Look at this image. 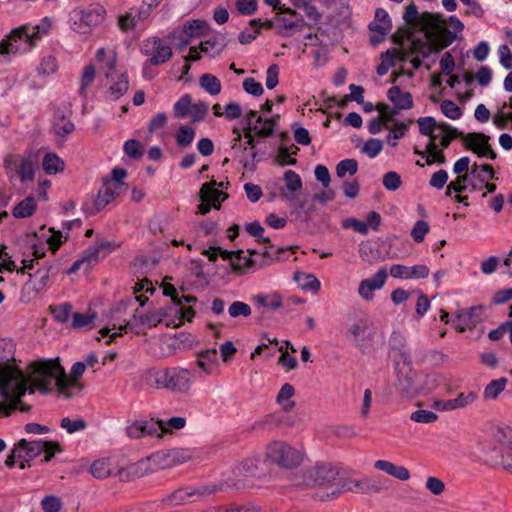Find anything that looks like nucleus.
<instances>
[{
	"label": "nucleus",
	"instance_id": "1",
	"mask_svg": "<svg viewBox=\"0 0 512 512\" xmlns=\"http://www.w3.org/2000/svg\"><path fill=\"white\" fill-rule=\"evenodd\" d=\"M28 389H36L42 394H56L68 400L60 358L33 361L28 366L27 374L17 366L14 358L0 363V412L15 409L18 400Z\"/></svg>",
	"mask_w": 512,
	"mask_h": 512
},
{
	"label": "nucleus",
	"instance_id": "2",
	"mask_svg": "<svg viewBox=\"0 0 512 512\" xmlns=\"http://www.w3.org/2000/svg\"><path fill=\"white\" fill-rule=\"evenodd\" d=\"M51 28L48 18L38 24H25L11 31L10 35L0 42V57L10 60V55L23 54L30 51Z\"/></svg>",
	"mask_w": 512,
	"mask_h": 512
},
{
	"label": "nucleus",
	"instance_id": "3",
	"mask_svg": "<svg viewBox=\"0 0 512 512\" xmlns=\"http://www.w3.org/2000/svg\"><path fill=\"white\" fill-rule=\"evenodd\" d=\"M142 380L145 385L151 388L186 393L190 390L194 377L190 370L182 367L151 368L145 372Z\"/></svg>",
	"mask_w": 512,
	"mask_h": 512
},
{
	"label": "nucleus",
	"instance_id": "4",
	"mask_svg": "<svg viewBox=\"0 0 512 512\" xmlns=\"http://www.w3.org/2000/svg\"><path fill=\"white\" fill-rule=\"evenodd\" d=\"M394 362L397 374L395 388L401 396L412 398L420 395V392L430 389V387L420 384L418 372L412 368L408 354H398Z\"/></svg>",
	"mask_w": 512,
	"mask_h": 512
},
{
	"label": "nucleus",
	"instance_id": "5",
	"mask_svg": "<svg viewBox=\"0 0 512 512\" xmlns=\"http://www.w3.org/2000/svg\"><path fill=\"white\" fill-rule=\"evenodd\" d=\"M265 459L280 468L292 469L301 464L303 452L287 442L275 440L267 445Z\"/></svg>",
	"mask_w": 512,
	"mask_h": 512
},
{
	"label": "nucleus",
	"instance_id": "6",
	"mask_svg": "<svg viewBox=\"0 0 512 512\" xmlns=\"http://www.w3.org/2000/svg\"><path fill=\"white\" fill-rule=\"evenodd\" d=\"M106 9L100 4H92L87 8H76L69 13L70 28L81 34H86L105 19Z\"/></svg>",
	"mask_w": 512,
	"mask_h": 512
},
{
	"label": "nucleus",
	"instance_id": "7",
	"mask_svg": "<svg viewBox=\"0 0 512 512\" xmlns=\"http://www.w3.org/2000/svg\"><path fill=\"white\" fill-rule=\"evenodd\" d=\"M141 52L148 57L145 65L152 66L168 62L173 55L171 46L159 37L146 39L141 47Z\"/></svg>",
	"mask_w": 512,
	"mask_h": 512
},
{
	"label": "nucleus",
	"instance_id": "8",
	"mask_svg": "<svg viewBox=\"0 0 512 512\" xmlns=\"http://www.w3.org/2000/svg\"><path fill=\"white\" fill-rule=\"evenodd\" d=\"M193 457V451L187 448H175L168 451H158L149 460L158 465L160 469H167L181 465Z\"/></svg>",
	"mask_w": 512,
	"mask_h": 512
},
{
	"label": "nucleus",
	"instance_id": "9",
	"mask_svg": "<svg viewBox=\"0 0 512 512\" xmlns=\"http://www.w3.org/2000/svg\"><path fill=\"white\" fill-rule=\"evenodd\" d=\"M403 20L413 27H420L423 30L434 29L443 22L441 16L424 12L419 14L418 8L414 3L409 4L403 14Z\"/></svg>",
	"mask_w": 512,
	"mask_h": 512
},
{
	"label": "nucleus",
	"instance_id": "10",
	"mask_svg": "<svg viewBox=\"0 0 512 512\" xmlns=\"http://www.w3.org/2000/svg\"><path fill=\"white\" fill-rule=\"evenodd\" d=\"M17 446L21 448V452L24 454L25 459L35 458L44 452L46 454V462L50 461L57 451H60L58 444L43 440L27 441L22 439L18 442Z\"/></svg>",
	"mask_w": 512,
	"mask_h": 512
},
{
	"label": "nucleus",
	"instance_id": "11",
	"mask_svg": "<svg viewBox=\"0 0 512 512\" xmlns=\"http://www.w3.org/2000/svg\"><path fill=\"white\" fill-rule=\"evenodd\" d=\"M339 472L336 468L330 465H321L316 466L310 471V477L313 479L314 483L319 486H326L327 492L325 495L317 494V497L324 501L332 498L330 487H337V483H334L337 480Z\"/></svg>",
	"mask_w": 512,
	"mask_h": 512
},
{
	"label": "nucleus",
	"instance_id": "12",
	"mask_svg": "<svg viewBox=\"0 0 512 512\" xmlns=\"http://www.w3.org/2000/svg\"><path fill=\"white\" fill-rule=\"evenodd\" d=\"M87 367L84 361H77L71 366L69 373L64 369V380L68 400L78 396L84 389V384L81 379Z\"/></svg>",
	"mask_w": 512,
	"mask_h": 512
},
{
	"label": "nucleus",
	"instance_id": "13",
	"mask_svg": "<svg viewBox=\"0 0 512 512\" xmlns=\"http://www.w3.org/2000/svg\"><path fill=\"white\" fill-rule=\"evenodd\" d=\"M489 137L483 133H468L464 137V143L467 149H470L478 157L488 158L491 160L496 159L497 154L488 143Z\"/></svg>",
	"mask_w": 512,
	"mask_h": 512
},
{
	"label": "nucleus",
	"instance_id": "14",
	"mask_svg": "<svg viewBox=\"0 0 512 512\" xmlns=\"http://www.w3.org/2000/svg\"><path fill=\"white\" fill-rule=\"evenodd\" d=\"M391 28L392 22L387 11L383 8H377L374 20L369 24V29L375 33L370 36V42L373 45L379 44L384 40Z\"/></svg>",
	"mask_w": 512,
	"mask_h": 512
},
{
	"label": "nucleus",
	"instance_id": "15",
	"mask_svg": "<svg viewBox=\"0 0 512 512\" xmlns=\"http://www.w3.org/2000/svg\"><path fill=\"white\" fill-rule=\"evenodd\" d=\"M234 354H196V366L199 373L214 374L221 364L231 361Z\"/></svg>",
	"mask_w": 512,
	"mask_h": 512
},
{
	"label": "nucleus",
	"instance_id": "16",
	"mask_svg": "<svg viewBox=\"0 0 512 512\" xmlns=\"http://www.w3.org/2000/svg\"><path fill=\"white\" fill-rule=\"evenodd\" d=\"M389 273L393 278L404 280L424 279L429 276L430 269L424 264H418L410 267L402 264H393L390 267Z\"/></svg>",
	"mask_w": 512,
	"mask_h": 512
},
{
	"label": "nucleus",
	"instance_id": "17",
	"mask_svg": "<svg viewBox=\"0 0 512 512\" xmlns=\"http://www.w3.org/2000/svg\"><path fill=\"white\" fill-rule=\"evenodd\" d=\"M108 244L100 242L96 246L90 247L84 251L81 258L73 262L71 267L67 270V274H73L84 268L86 271L93 267L99 261V252Z\"/></svg>",
	"mask_w": 512,
	"mask_h": 512
},
{
	"label": "nucleus",
	"instance_id": "18",
	"mask_svg": "<svg viewBox=\"0 0 512 512\" xmlns=\"http://www.w3.org/2000/svg\"><path fill=\"white\" fill-rule=\"evenodd\" d=\"M259 460L255 457L243 459L232 471L233 478H229V485L239 488L242 478L256 476Z\"/></svg>",
	"mask_w": 512,
	"mask_h": 512
},
{
	"label": "nucleus",
	"instance_id": "19",
	"mask_svg": "<svg viewBox=\"0 0 512 512\" xmlns=\"http://www.w3.org/2000/svg\"><path fill=\"white\" fill-rule=\"evenodd\" d=\"M268 350L270 352H296V349L290 341L281 339L271 335L262 336L260 343L253 348V352H263Z\"/></svg>",
	"mask_w": 512,
	"mask_h": 512
},
{
	"label": "nucleus",
	"instance_id": "20",
	"mask_svg": "<svg viewBox=\"0 0 512 512\" xmlns=\"http://www.w3.org/2000/svg\"><path fill=\"white\" fill-rule=\"evenodd\" d=\"M331 493L329 495L332 498L337 497L340 493L350 491L354 493H367L372 490L370 481L367 478L364 479H351L337 483V487H330Z\"/></svg>",
	"mask_w": 512,
	"mask_h": 512
},
{
	"label": "nucleus",
	"instance_id": "21",
	"mask_svg": "<svg viewBox=\"0 0 512 512\" xmlns=\"http://www.w3.org/2000/svg\"><path fill=\"white\" fill-rule=\"evenodd\" d=\"M444 21L431 29L433 33L429 36V41L434 47L435 53L450 46L457 38L456 34L448 30L447 28L441 27Z\"/></svg>",
	"mask_w": 512,
	"mask_h": 512
},
{
	"label": "nucleus",
	"instance_id": "22",
	"mask_svg": "<svg viewBox=\"0 0 512 512\" xmlns=\"http://www.w3.org/2000/svg\"><path fill=\"white\" fill-rule=\"evenodd\" d=\"M350 340L357 346L362 347L372 335V327L368 320L360 319L355 322L350 330Z\"/></svg>",
	"mask_w": 512,
	"mask_h": 512
},
{
	"label": "nucleus",
	"instance_id": "23",
	"mask_svg": "<svg viewBox=\"0 0 512 512\" xmlns=\"http://www.w3.org/2000/svg\"><path fill=\"white\" fill-rule=\"evenodd\" d=\"M217 181L204 183L200 189V199L203 202H211L215 209H220L221 202L228 198V194L216 189Z\"/></svg>",
	"mask_w": 512,
	"mask_h": 512
},
{
	"label": "nucleus",
	"instance_id": "24",
	"mask_svg": "<svg viewBox=\"0 0 512 512\" xmlns=\"http://www.w3.org/2000/svg\"><path fill=\"white\" fill-rule=\"evenodd\" d=\"M214 491H216V489L206 491L197 490L191 487L180 488L169 496L168 501L170 504L175 506L182 505L188 502H193L197 497L212 493Z\"/></svg>",
	"mask_w": 512,
	"mask_h": 512
},
{
	"label": "nucleus",
	"instance_id": "25",
	"mask_svg": "<svg viewBox=\"0 0 512 512\" xmlns=\"http://www.w3.org/2000/svg\"><path fill=\"white\" fill-rule=\"evenodd\" d=\"M170 317L169 308H159L156 310L148 311L139 317V322L147 327H155L158 323L165 322L167 326L173 324L176 326L175 320H167Z\"/></svg>",
	"mask_w": 512,
	"mask_h": 512
},
{
	"label": "nucleus",
	"instance_id": "26",
	"mask_svg": "<svg viewBox=\"0 0 512 512\" xmlns=\"http://www.w3.org/2000/svg\"><path fill=\"white\" fill-rule=\"evenodd\" d=\"M91 474L98 479H103L119 472L118 466L110 458L95 460L90 467Z\"/></svg>",
	"mask_w": 512,
	"mask_h": 512
},
{
	"label": "nucleus",
	"instance_id": "27",
	"mask_svg": "<svg viewBox=\"0 0 512 512\" xmlns=\"http://www.w3.org/2000/svg\"><path fill=\"white\" fill-rule=\"evenodd\" d=\"M387 98L393 103L396 109L408 110L413 107L411 93L402 91L398 86H393L388 90Z\"/></svg>",
	"mask_w": 512,
	"mask_h": 512
},
{
	"label": "nucleus",
	"instance_id": "28",
	"mask_svg": "<svg viewBox=\"0 0 512 512\" xmlns=\"http://www.w3.org/2000/svg\"><path fill=\"white\" fill-rule=\"evenodd\" d=\"M227 43L228 41L223 34H215L200 43V50L211 57H215L225 49Z\"/></svg>",
	"mask_w": 512,
	"mask_h": 512
},
{
	"label": "nucleus",
	"instance_id": "29",
	"mask_svg": "<svg viewBox=\"0 0 512 512\" xmlns=\"http://www.w3.org/2000/svg\"><path fill=\"white\" fill-rule=\"evenodd\" d=\"M374 467L377 470L383 471L387 473L388 475L401 480L406 481L410 478V472L409 470L401 465H396L392 462L386 461V460H377L374 462Z\"/></svg>",
	"mask_w": 512,
	"mask_h": 512
},
{
	"label": "nucleus",
	"instance_id": "30",
	"mask_svg": "<svg viewBox=\"0 0 512 512\" xmlns=\"http://www.w3.org/2000/svg\"><path fill=\"white\" fill-rule=\"evenodd\" d=\"M476 307L462 309L458 311L452 323L455 329L459 332H464L467 329H472L476 326L477 320L474 316Z\"/></svg>",
	"mask_w": 512,
	"mask_h": 512
},
{
	"label": "nucleus",
	"instance_id": "31",
	"mask_svg": "<svg viewBox=\"0 0 512 512\" xmlns=\"http://www.w3.org/2000/svg\"><path fill=\"white\" fill-rule=\"evenodd\" d=\"M119 191L116 187H113L111 183L104 182L102 187L99 189L97 197L94 201V209L96 212H99L109 203H111L116 196L119 194Z\"/></svg>",
	"mask_w": 512,
	"mask_h": 512
},
{
	"label": "nucleus",
	"instance_id": "32",
	"mask_svg": "<svg viewBox=\"0 0 512 512\" xmlns=\"http://www.w3.org/2000/svg\"><path fill=\"white\" fill-rule=\"evenodd\" d=\"M73 122L65 116L61 110H57L54 114L53 131L57 136L65 137L74 131Z\"/></svg>",
	"mask_w": 512,
	"mask_h": 512
},
{
	"label": "nucleus",
	"instance_id": "33",
	"mask_svg": "<svg viewBox=\"0 0 512 512\" xmlns=\"http://www.w3.org/2000/svg\"><path fill=\"white\" fill-rule=\"evenodd\" d=\"M280 115H274L271 118L264 119L262 116L257 118V123L261 126L254 125L255 135L266 138L274 134L275 127L278 125Z\"/></svg>",
	"mask_w": 512,
	"mask_h": 512
},
{
	"label": "nucleus",
	"instance_id": "34",
	"mask_svg": "<svg viewBox=\"0 0 512 512\" xmlns=\"http://www.w3.org/2000/svg\"><path fill=\"white\" fill-rule=\"evenodd\" d=\"M294 395L295 388L293 385L285 383L277 394L276 403L282 408V410L286 412L291 411L295 407V402L293 400Z\"/></svg>",
	"mask_w": 512,
	"mask_h": 512
},
{
	"label": "nucleus",
	"instance_id": "35",
	"mask_svg": "<svg viewBox=\"0 0 512 512\" xmlns=\"http://www.w3.org/2000/svg\"><path fill=\"white\" fill-rule=\"evenodd\" d=\"M231 257L227 258L234 271H243L254 266V261L250 254H245L242 250L230 251Z\"/></svg>",
	"mask_w": 512,
	"mask_h": 512
},
{
	"label": "nucleus",
	"instance_id": "36",
	"mask_svg": "<svg viewBox=\"0 0 512 512\" xmlns=\"http://www.w3.org/2000/svg\"><path fill=\"white\" fill-rule=\"evenodd\" d=\"M37 208V203L34 197L28 196L20 201L12 210V215L15 218H27L34 214Z\"/></svg>",
	"mask_w": 512,
	"mask_h": 512
},
{
	"label": "nucleus",
	"instance_id": "37",
	"mask_svg": "<svg viewBox=\"0 0 512 512\" xmlns=\"http://www.w3.org/2000/svg\"><path fill=\"white\" fill-rule=\"evenodd\" d=\"M409 55H416L423 59L428 58L432 53H435L433 45L430 41H424L422 39H414L409 49L406 51Z\"/></svg>",
	"mask_w": 512,
	"mask_h": 512
},
{
	"label": "nucleus",
	"instance_id": "38",
	"mask_svg": "<svg viewBox=\"0 0 512 512\" xmlns=\"http://www.w3.org/2000/svg\"><path fill=\"white\" fill-rule=\"evenodd\" d=\"M129 88V80L127 74H121L116 81H114L108 90V97L111 100H118L121 98Z\"/></svg>",
	"mask_w": 512,
	"mask_h": 512
},
{
	"label": "nucleus",
	"instance_id": "39",
	"mask_svg": "<svg viewBox=\"0 0 512 512\" xmlns=\"http://www.w3.org/2000/svg\"><path fill=\"white\" fill-rule=\"evenodd\" d=\"M42 167L47 174H56L64 169L63 160L54 153H46L43 161Z\"/></svg>",
	"mask_w": 512,
	"mask_h": 512
},
{
	"label": "nucleus",
	"instance_id": "40",
	"mask_svg": "<svg viewBox=\"0 0 512 512\" xmlns=\"http://www.w3.org/2000/svg\"><path fill=\"white\" fill-rule=\"evenodd\" d=\"M410 124L411 121H409L408 123H405L403 121H395L393 126L390 127V131L386 137L387 143L392 147H396L398 144L397 141L404 137Z\"/></svg>",
	"mask_w": 512,
	"mask_h": 512
},
{
	"label": "nucleus",
	"instance_id": "41",
	"mask_svg": "<svg viewBox=\"0 0 512 512\" xmlns=\"http://www.w3.org/2000/svg\"><path fill=\"white\" fill-rule=\"evenodd\" d=\"M294 279L303 290L318 291L320 289V281L313 274L296 272Z\"/></svg>",
	"mask_w": 512,
	"mask_h": 512
},
{
	"label": "nucleus",
	"instance_id": "42",
	"mask_svg": "<svg viewBox=\"0 0 512 512\" xmlns=\"http://www.w3.org/2000/svg\"><path fill=\"white\" fill-rule=\"evenodd\" d=\"M439 128L444 132V135L441 138L440 144L443 149H446L451 144V141L455 138L462 137L464 139L465 135L450 125L447 122H440Z\"/></svg>",
	"mask_w": 512,
	"mask_h": 512
},
{
	"label": "nucleus",
	"instance_id": "43",
	"mask_svg": "<svg viewBox=\"0 0 512 512\" xmlns=\"http://www.w3.org/2000/svg\"><path fill=\"white\" fill-rule=\"evenodd\" d=\"M138 24L139 21L132 8L125 13L120 14L117 19V26L122 32L132 31Z\"/></svg>",
	"mask_w": 512,
	"mask_h": 512
},
{
	"label": "nucleus",
	"instance_id": "44",
	"mask_svg": "<svg viewBox=\"0 0 512 512\" xmlns=\"http://www.w3.org/2000/svg\"><path fill=\"white\" fill-rule=\"evenodd\" d=\"M507 384L506 378H499L489 382L483 392V396L487 400L496 399L499 394L505 389Z\"/></svg>",
	"mask_w": 512,
	"mask_h": 512
},
{
	"label": "nucleus",
	"instance_id": "45",
	"mask_svg": "<svg viewBox=\"0 0 512 512\" xmlns=\"http://www.w3.org/2000/svg\"><path fill=\"white\" fill-rule=\"evenodd\" d=\"M199 84L212 96L218 95L221 92L220 80L212 74H203L200 77Z\"/></svg>",
	"mask_w": 512,
	"mask_h": 512
},
{
	"label": "nucleus",
	"instance_id": "46",
	"mask_svg": "<svg viewBox=\"0 0 512 512\" xmlns=\"http://www.w3.org/2000/svg\"><path fill=\"white\" fill-rule=\"evenodd\" d=\"M471 174L479 179L481 183L488 181L489 179H498L495 176L493 167L489 164H474L471 169Z\"/></svg>",
	"mask_w": 512,
	"mask_h": 512
},
{
	"label": "nucleus",
	"instance_id": "47",
	"mask_svg": "<svg viewBox=\"0 0 512 512\" xmlns=\"http://www.w3.org/2000/svg\"><path fill=\"white\" fill-rule=\"evenodd\" d=\"M417 124L421 135L428 136L430 138H435L434 131L435 128H439V123L436 122L434 117H420L417 119Z\"/></svg>",
	"mask_w": 512,
	"mask_h": 512
},
{
	"label": "nucleus",
	"instance_id": "48",
	"mask_svg": "<svg viewBox=\"0 0 512 512\" xmlns=\"http://www.w3.org/2000/svg\"><path fill=\"white\" fill-rule=\"evenodd\" d=\"M191 106H192V96L190 94H184L174 104V107H173L174 116L178 119L184 118L186 115L189 114Z\"/></svg>",
	"mask_w": 512,
	"mask_h": 512
},
{
	"label": "nucleus",
	"instance_id": "49",
	"mask_svg": "<svg viewBox=\"0 0 512 512\" xmlns=\"http://www.w3.org/2000/svg\"><path fill=\"white\" fill-rule=\"evenodd\" d=\"M283 179L286 183L287 189L290 192L289 195H294L295 192L302 189V186H303L302 179L299 176V174H297L295 171H293V170L285 171ZM283 195L285 196L286 194H283Z\"/></svg>",
	"mask_w": 512,
	"mask_h": 512
},
{
	"label": "nucleus",
	"instance_id": "50",
	"mask_svg": "<svg viewBox=\"0 0 512 512\" xmlns=\"http://www.w3.org/2000/svg\"><path fill=\"white\" fill-rule=\"evenodd\" d=\"M195 137V130L187 125H182L179 127L176 133V142L180 147L189 146Z\"/></svg>",
	"mask_w": 512,
	"mask_h": 512
},
{
	"label": "nucleus",
	"instance_id": "51",
	"mask_svg": "<svg viewBox=\"0 0 512 512\" xmlns=\"http://www.w3.org/2000/svg\"><path fill=\"white\" fill-rule=\"evenodd\" d=\"M358 171V162L355 159H344L336 166V174L343 178L346 174L354 175Z\"/></svg>",
	"mask_w": 512,
	"mask_h": 512
},
{
	"label": "nucleus",
	"instance_id": "52",
	"mask_svg": "<svg viewBox=\"0 0 512 512\" xmlns=\"http://www.w3.org/2000/svg\"><path fill=\"white\" fill-rule=\"evenodd\" d=\"M383 150V142L377 138L368 139L362 149L361 152L366 154L369 158L373 159L377 157L381 151Z\"/></svg>",
	"mask_w": 512,
	"mask_h": 512
},
{
	"label": "nucleus",
	"instance_id": "53",
	"mask_svg": "<svg viewBox=\"0 0 512 512\" xmlns=\"http://www.w3.org/2000/svg\"><path fill=\"white\" fill-rule=\"evenodd\" d=\"M285 198L291 203L297 213H303L309 216L315 211V205L308 203L306 199L300 201L297 200L294 195H285Z\"/></svg>",
	"mask_w": 512,
	"mask_h": 512
},
{
	"label": "nucleus",
	"instance_id": "54",
	"mask_svg": "<svg viewBox=\"0 0 512 512\" xmlns=\"http://www.w3.org/2000/svg\"><path fill=\"white\" fill-rule=\"evenodd\" d=\"M205 23L201 20L187 21L183 24L182 31L189 38H195L202 35Z\"/></svg>",
	"mask_w": 512,
	"mask_h": 512
},
{
	"label": "nucleus",
	"instance_id": "55",
	"mask_svg": "<svg viewBox=\"0 0 512 512\" xmlns=\"http://www.w3.org/2000/svg\"><path fill=\"white\" fill-rule=\"evenodd\" d=\"M60 426L69 434H73L83 431L87 427V423L81 418L71 419L69 417H65L61 420Z\"/></svg>",
	"mask_w": 512,
	"mask_h": 512
},
{
	"label": "nucleus",
	"instance_id": "56",
	"mask_svg": "<svg viewBox=\"0 0 512 512\" xmlns=\"http://www.w3.org/2000/svg\"><path fill=\"white\" fill-rule=\"evenodd\" d=\"M169 308V315L175 316L179 322L182 320L191 321V319L194 317L195 312L191 307L185 308L183 307V304L175 305L168 307Z\"/></svg>",
	"mask_w": 512,
	"mask_h": 512
},
{
	"label": "nucleus",
	"instance_id": "57",
	"mask_svg": "<svg viewBox=\"0 0 512 512\" xmlns=\"http://www.w3.org/2000/svg\"><path fill=\"white\" fill-rule=\"evenodd\" d=\"M201 254L206 256L211 262H216L218 257H221L223 260H227V258L231 257L229 250L222 249L219 246H209L208 248L203 249Z\"/></svg>",
	"mask_w": 512,
	"mask_h": 512
},
{
	"label": "nucleus",
	"instance_id": "58",
	"mask_svg": "<svg viewBox=\"0 0 512 512\" xmlns=\"http://www.w3.org/2000/svg\"><path fill=\"white\" fill-rule=\"evenodd\" d=\"M440 109L447 118L452 120L461 118L463 114L461 108L451 100H444L440 105Z\"/></svg>",
	"mask_w": 512,
	"mask_h": 512
},
{
	"label": "nucleus",
	"instance_id": "59",
	"mask_svg": "<svg viewBox=\"0 0 512 512\" xmlns=\"http://www.w3.org/2000/svg\"><path fill=\"white\" fill-rule=\"evenodd\" d=\"M96 71L93 65H88L84 68L80 79L79 92L82 96L86 94L87 88L92 84L95 79Z\"/></svg>",
	"mask_w": 512,
	"mask_h": 512
},
{
	"label": "nucleus",
	"instance_id": "60",
	"mask_svg": "<svg viewBox=\"0 0 512 512\" xmlns=\"http://www.w3.org/2000/svg\"><path fill=\"white\" fill-rule=\"evenodd\" d=\"M257 302L268 309H277L282 306V298L279 294L258 295Z\"/></svg>",
	"mask_w": 512,
	"mask_h": 512
},
{
	"label": "nucleus",
	"instance_id": "61",
	"mask_svg": "<svg viewBox=\"0 0 512 512\" xmlns=\"http://www.w3.org/2000/svg\"><path fill=\"white\" fill-rule=\"evenodd\" d=\"M228 313L232 318H237L239 316L248 317L251 315L252 310L248 304L242 301H235L229 306Z\"/></svg>",
	"mask_w": 512,
	"mask_h": 512
},
{
	"label": "nucleus",
	"instance_id": "62",
	"mask_svg": "<svg viewBox=\"0 0 512 512\" xmlns=\"http://www.w3.org/2000/svg\"><path fill=\"white\" fill-rule=\"evenodd\" d=\"M145 436L163 437L162 420H155L153 418L144 420Z\"/></svg>",
	"mask_w": 512,
	"mask_h": 512
},
{
	"label": "nucleus",
	"instance_id": "63",
	"mask_svg": "<svg viewBox=\"0 0 512 512\" xmlns=\"http://www.w3.org/2000/svg\"><path fill=\"white\" fill-rule=\"evenodd\" d=\"M124 153L134 160H139L143 156V150L140 143L135 139L127 140L123 146Z\"/></svg>",
	"mask_w": 512,
	"mask_h": 512
},
{
	"label": "nucleus",
	"instance_id": "64",
	"mask_svg": "<svg viewBox=\"0 0 512 512\" xmlns=\"http://www.w3.org/2000/svg\"><path fill=\"white\" fill-rule=\"evenodd\" d=\"M383 186L388 191H396L402 185V180L400 175L395 171H389L383 176Z\"/></svg>",
	"mask_w": 512,
	"mask_h": 512
}]
</instances>
